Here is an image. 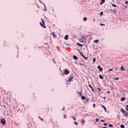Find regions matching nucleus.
Segmentation results:
<instances>
[{
    "label": "nucleus",
    "instance_id": "nucleus-1",
    "mask_svg": "<svg viewBox=\"0 0 128 128\" xmlns=\"http://www.w3.org/2000/svg\"><path fill=\"white\" fill-rule=\"evenodd\" d=\"M42 22H40V24L41 26L44 28H46V26H45V24L44 22V20L42 19H41Z\"/></svg>",
    "mask_w": 128,
    "mask_h": 128
},
{
    "label": "nucleus",
    "instance_id": "nucleus-2",
    "mask_svg": "<svg viewBox=\"0 0 128 128\" xmlns=\"http://www.w3.org/2000/svg\"><path fill=\"white\" fill-rule=\"evenodd\" d=\"M124 114H125L126 117H127L128 115V113L122 108H121L120 110Z\"/></svg>",
    "mask_w": 128,
    "mask_h": 128
},
{
    "label": "nucleus",
    "instance_id": "nucleus-3",
    "mask_svg": "<svg viewBox=\"0 0 128 128\" xmlns=\"http://www.w3.org/2000/svg\"><path fill=\"white\" fill-rule=\"evenodd\" d=\"M0 123L3 125H4L5 124H6L5 120L4 118H2L1 120Z\"/></svg>",
    "mask_w": 128,
    "mask_h": 128
},
{
    "label": "nucleus",
    "instance_id": "nucleus-4",
    "mask_svg": "<svg viewBox=\"0 0 128 128\" xmlns=\"http://www.w3.org/2000/svg\"><path fill=\"white\" fill-rule=\"evenodd\" d=\"M70 76L69 77V79L68 80V82H71L73 81L72 79L74 78V75L73 74H71Z\"/></svg>",
    "mask_w": 128,
    "mask_h": 128
},
{
    "label": "nucleus",
    "instance_id": "nucleus-5",
    "mask_svg": "<svg viewBox=\"0 0 128 128\" xmlns=\"http://www.w3.org/2000/svg\"><path fill=\"white\" fill-rule=\"evenodd\" d=\"M64 74L65 75L68 74H69L70 72L67 70V69H66L64 71Z\"/></svg>",
    "mask_w": 128,
    "mask_h": 128
},
{
    "label": "nucleus",
    "instance_id": "nucleus-6",
    "mask_svg": "<svg viewBox=\"0 0 128 128\" xmlns=\"http://www.w3.org/2000/svg\"><path fill=\"white\" fill-rule=\"evenodd\" d=\"M80 54L85 60H87L88 58V57H85L83 54L82 52H80Z\"/></svg>",
    "mask_w": 128,
    "mask_h": 128
},
{
    "label": "nucleus",
    "instance_id": "nucleus-7",
    "mask_svg": "<svg viewBox=\"0 0 128 128\" xmlns=\"http://www.w3.org/2000/svg\"><path fill=\"white\" fill-rule=\"evenodd\" d=\"M97 68L101 72H102V68H100V66L99 65L97 67Z\"/></svg>",
    "mask_w": 128,
    "mask_h": 128
},
{
    "label": "nucleus",
    "instance_id": "nucleus-8",
    "mask_svg": "<svg viewBox=\"0 0 128 128\" xmlns=\"http://www.w3.org/2000/svg\"><path fill=\"white\" fill-rule=\"evenodd\" d=\"M68 35H66L64 36V39L66 40H68Z\"/></svg>",
    "mask_w": 128,
    "mask_h": 128
},
{
    "label": "nucleus",
    "instance_id": "nucleus-9",
    "mask_svg": "<svg viewBox=\"0 0 128 128\" xmlns=\"http://www.w3.org/2000/svg\"><path fill=\"white\" fill-rule=\"evenodd\" d=\"M89 87L91 88V89H92V91L93 92H94V89H93V88L92 87V86H91V85H90V84H89Z\"/></svg>",
    "mask_w": 128,
    "mask_h": 128
},
{
    "label": "nucleus",
    "instance_id": "nucleus-10",
    "mask_svg": "<svg viewBox=\"0 0 128 128\" xmlns=\"http://www.w3.org/2000/svg\"><path fill=\"white\" fill-rule=\"evenodd\" d=\"M125 97H122L121 98L120 100L122 101L123 102L125 100Z\"/></svg>",
    "mask_w": 128,
    "mask_h": 128
},
{
    "label": "nucleus",
    "instance_id": "nucleus-11",
    "mask_svg": "<svg viewBox=\"0 0 128 128\" xmlns=\"http://www.w3.org/2000/svg\"><path fill=\"white\" fill-rule=\"evenodd\" d=\"M73 58L75 60H77L78 59V58H77L76 56H73Z\"/></svg>",
    "mask_w": 128,
    "mask_h": 128
},
{
    "label": "nucleus",
    "instance_id": "nucleus-12",
    "mask_svg": "<svg viewBox=\"0 0 128 128\" xmlns=\"http://www.w3.org/2000/svg\"><path fill=\"white\" fill-rule=\"evenodd\" d=\"M52 34L53 36L54 37H56V34H55L54 33V32H52Z\"/></svg>",
    "mask_w": 128,
    "mask_h": 128
},
{
    "label": "nucleus",
    "instance_id": "nucleus-13",
    "mask_svg": "<svg viewBox=\"0 0 128 128\" xmlns=\"http://www.w3.org/2000/svg\"><path fill=\"white\" fill-rule=\"evenodd\" d=\"M120 70H122V71L124 70V66H121V68H120Z\"/></svg>",
    "mask_w": 128,
    "mask_h": 128
},
{
    "label": "nucleus",
    "instance_id": "nucleus-14",
    "mask_svg": "<svg viewBox=\"0 0 128 128\" xmlns=\"http://www.w3.org/2000/svg\"><path fill=\"white\" fill-rule=\"evenodd\" d=\"M99 40H94V42L95 43H97L99 42Z\"/></svg>",
    "mask_w": 128,
    "mask_h": 128
},
{
    "label": "nucleus",
    "instance_id": "nucleus-15",
    "mask_svg": "<svg viewBox=\"0 0 128 128\" xmlns=\"http://www.w3.org/2000/svg\"><path fill=\"white\" fill-rule=\"evenodd\" d=\"M77 44L78 45L80 46H83V44H81L79 43H77Z\"/></svg>",
    "mask_w": 128,
    "mask_h": 128
},
{
    "label": "nucleus",
    "instance_id": "nucleus-16",
    "mask_svg": "<svg viewBox=\"0 0 128 128\" xmlns=\"http://www.w3.org/2000/svg\"><path fill=\"white\" fill-rule=\"evenodd\" d=\"M99 76L100 78L102 79L104 78V77L101 75H100Z\"/></svg>",
    "mask_w": 128,
    "mask_h": 128
},
{
    "label": "nucleus",
    "instance_id": "nucleus-17",
    "mask_svg": "<svg viewBox=\"0 0 128 128\" xmlns=\"http://www.w3.org/2000/svg\"><path fill=\"white\" fill-rule=\"evenodd\" d=\"M102 107L104 108V109L105 111L106 112H107V110H106V108H105V106H102Z\"/></svg>",
    "mask_w": 128,
    "mask_h": 128
},
{
    "label": "nucleus",
    "instance_id": "nucleus-18",
    "mask_svg": "<svg viewBox=\"0 0 128 128\" xmlns=\"http://www.w3.org/2000/svg\"><path fill=\"white\" fill-rule=\"evenodd\" d=\"M120 127L121 128H124V126L122 124L120 125Z\"/></svg>",
    "mask_w": 128,
    "mask_h": 128
},
{
    "label": "nucleus",
    "instance_id": "nucleus-19",
    "mask_svg": "<svg viewBox=\"0 0 128 128\" xmlns=\"http://www.w3.org/2000/svg\"><path fill=\"white\" fill-rule=\"evenodd\" d=\"M85 98H86L84 96H82L81 99L82 100H84V99H85Z\"/></svg>",
    "mask_w": 128,
    "mask_h": 128
},
{
    "label": "nucleus",
    "instance_id": "nucleus-20",
    "mask_svg": "<svg viewBox=\"0 0 128 128\" xmlns=\"http://www.w3.org/2000/svg\"><path fill=\"white\" fill-rule=\"evenodd\" d=\"M77 93L79 94L80 95V96H82V92H78Z\"/></svg>",
    "mask_w": 128,
    "mask_h": 128
},
{
    "label": "nucleus",
    "instance_id": "nucleus-21",
    "mask_svg": "<svg viewBox=\"0 0 128 128\" xmlns=\"http://www.w3.org/2000/svg\"><path fill=\"white\" fill-rule=\"evenodd\" d=\"M87 20V18H86V17H84V21H86Z\"/></svg>",
    "mask_w": 128,
    "mask_h": 128
},
{
    "label": "nucleus",
    "instance_id": "nucleus-22",
    "mask_svg": "<svg viewBox=\"0 0 128 128\" xmlns=\"http://www.w3.org/2000/svg\"><path fill=\"white\" fill-rule=\"evenodd\" d=\"M72 118L74 120H76V118L74 116H72Z\"/></svg>",
    "mask_w": 128,
    "mask_h": 128
},
{
    "label": "nucleus",
    "instance_id": "nucleus-23",
    "mask_svg": "<svg viewBox=\"0 0 128 128\" xmlns=\"http://www.w3.org/2000/svg\"><path fill=\"white\" fill-rule=\"evenodd\" d=\"M96 58H94L93 59V62H96Z\"/></svg>",
    "mask_w": 128,
    "mask_h": 128
},
{
    "label": "nucleus",
    "instance_id": "nucleus-24",
    "mask_svg": "<svg viewBox=\"0 0 128 128\" xmlns=\"http://www.w3.org/2000/svg\"><path fill=\"white\" fill-rule=\"evenodd\" d=\"M38 118L41 120L42 121H43L44 120L43 119L41 118L40 116H38Z\"/></svg>",
    "mask_w": 128,
    "mask_h": 128
},
{
    "label": "nucleus",
    "instance_id": "nucleus-25",
    "mask_svg": "<svg viewBox=\"0 0 128 128\" xmlns=\"http://www.w3.org/2000/svg\"><path fill=\"white\" fill-rule=\"evenodd\" d=\"M99 91H100V92L101 91V89L99 88H97Z\"/></svg>",
    "mask_w": 128,
    "mask_h": 128
},
{
    "label": "nucleus",
    "instance_id": "nucleus-26",
    "mask_svg": "<svg viewBox=\"0 0 128 128\" xmlns=\"http://www.w3.org/2000/svg\"><path fill=\"white\" fill-rule=\"evenodd\" d=\"M74 124L76 125H77L78 124V123L77 122H74Z\"/></svg>",
    "mask_w": 128,
    "mask_h": 128
},
{
    "label": "nucleus",
    "instance_id": "nucleus-27",
    "mask_svg": "<svg viewBox=\"0 0 128 128\" xmlns=\"http://www.w3.org/2000/svg\"><path fill=\"white\" fill-rule=\"evenodd\" d=\"M108 126L109 127H112L113 126V125L112 124H109L108 125Z\"/></svg>",
    "mask_w": 128,
    "mask_h": 128
},
{
    "label": "nucleus",
    "instance_id": "nucleus-28",
    "mask_svg": "<svg viewBox=\"0 0 128 128\" xmlns=\"http://www.w3.org/2000/svg\"><path fill=\"white\" fill-rule=\"evenodd\" d=\"M114 79L115 80H118L119 79V77H118V78H114Z\"/></svg>",
    "mask_w": 128,
    "mask_h": 128
},
{
    "label": "nucleus",
    "instance_id": "nucleus-29",
    "mask_svg": "<svg viewBox=\"0 0 128 128\" xmlns=\"http://www.w3.org/2000/svg\"><path fill=\"white\" fill-rule=\"evenodd\" d=\"M112 6H113L114 7H116V4H112Z\"/></svg>",
    "mask_w": 128,
    "mask_h": 128
},
{
    "label": "nucleus",
    "instance_id": "nucleus-30",
    "mask_svg": "<svg viewBox=\"0 0 128 128\" xmlns=\"http://www.w3.org/2000/svg\"><path fill=\"white\" fill-rule=\"evenodd\" d=\"M103 12H102L100 13V16H102L103 15Z\"/></svg>",
    "mask_w": 128,
    "mask_h": 128
},
{
    "label": "nucleus",
    "instance_id": "nucleus-31",
    "mask_svg": "<svg viewBox=\"0 0 128 128\" xmlns=\"http://www.w3.org/2000/svg\"><path fill=\"white\" fill-rule=\"evenodd\" d=\"M100 24L102 26H104L105 25V24H102V23H100Z\"/></svg>",
    "mask_w": 128,
    "mask_h": 128
},
{
    "label": "nucleus",
    "instance_id": "nucleus-32",
    "mask_svg": "<svg viewBox=\"0 0 128 128\" xmlns=\"http://www.w3.org/2000/svg\"><path fill=\"white\" fill-rule=\"evenodd\" d=\"M82 122L83 123V124L85 123V122L83 119H82Z\"/></svg>",
    "mask_w": 128,
    "mask_h": 128
},
{
    "label": "nucleus",
    "instance_id": "nucleus-33",
    "mask_svg": "<svg viewBox=\"0 0 128 128\" xmlns=\"http://www.w3.org/2000/svg\"><path fill=\"white\" fill-rule=\"evenodd\" d=\"M93 106L94 108H95L96 106V104H93Z\"/></svg>",
    "mask_w": 128,
    "mask_h": 128
},
{
    "label": "nucleus",
    "instance_id": "nucleus-34",
    "mask_svg": "<svg viewBox=\"0 0 128 128\" xmlns=\"http://www.w3.org/2000/svg\"><path fill=\"white\" fill-rule=\"evenodd\" d=\"M108 124L106 123H105L104 124V126H106Z\"/></svg>",
    "mask_w": 128,
    "mask_h": 128
},
{
    "label": "nucleus",
    "instance_id": "nucleus-35",
    "mask_svg": "<svg viewBox=\"0 0 128 128\" xmlns=\"http://www.w3.org/2000/svg\"><path fill=\"white\" fill-rule=\"evenodd\" d=\"M52 60H53V62H54V63L55 64H56V62H55V60H54V59H53Z\"/></svg>",
    "mask_w": 128,
    "mask_h": 128
},
{
    "label": "nucleus",
    "instance_id": "nucleus-36",
    "mask_svg": "<svg viewBox=\"0 0 128 128\" xmlns=\"http://www.w3.org/2000/svg\"><path fill=\"white\" fill-rule=\"evenodd\" d=\"M101 1H102V2H105V0H101Z\"/></svg>",
    "mask_w": 128,
    "mask_h": 128
},
{
    "label": "nucleus",
    "instance_id": "nucleus-37",
    "mask_svg": "<svg viewBox=\"0 0 128 128\" xmlns=\"http://www.w3.org/2000/svg\"><path fill=\"white\" fill-rule=\"evenodd\" d=\"M99 120L98 118H97L96 119V122H98Z\"/></svg>",
    "mask_w": 128,
    "mask_h": 128
},
{
    "label": "nucleus",
    "instance_id": "nucleus-38",
    "mask_svg": "<svg viewBox=\"0 0 128 128\" xmlns=\"http://www.w3.org/2000/svg\"><path fill=\"white\" fill-rule=\"evenodd\" d=\"M66 115H64V118H66Z\"/></svg>",
    "mask_w": 128,
    "mask_h": 128
},
{
    "label": "nucleus",
    "instance_id": "nucleus-39",
    "mask_svg": "<svg viewBox=\"0 0 128 128\" xmlns=\"http://www.w3.org/2000/svg\"><path fill=\"white\" fill-rule=\"evenodd\" d=\"M79 64L80 65H82V66H84L83 64H82V63H80Z\"/></svg>",
    "mask_w": 128,
    "mask_h": 128
},
{
    "label": "nucleus",
    "instance_id": "nucleus-40",
    "mask_svg": "<svg viewBox=\"0 0 128 128\" xmlns=\"http://www.w3.org/2000/svg\"><path fill=\"white\" fill-rule=\"evenodd\" d=\"M109 71H110L112 70V69H110L109 70Z\"/></svg>",
    "mask_w": 128,
    "mask_h": 128
},
{
    "label": "nucleus",
    "instance_id": "nucleus-41",
    "mask_svg": "<svg viewBox=\"0 0 128 128\" xmlns=\"http://www.w3.org/2000/svg\"><path fill=\"white\" fill-rule=\"evenodd\" d=\"M125 3L126 4H127L128 3V2L126 1L125 2Z\"/></svg>",
    "mask_w": 128,
    "mask_h": 128
},
{
    "label": "nucleus",
    "instance_id": "nucleus-42",
    "mask_svg": "<svg viewBox=\"0 0 128 128\" xmlns=\"http://www.w3.org/2000/svg\"><path fill=\"white\" fill-rule=\"evenodd\" d=\"M105 122L104 120H102L101 122Z\"/></svg>",
    "mask_w": 128,
    "mask_h": 128
},
{
    "label": "nucleus",
    "instance_id": "nucleus-43",
    "mask_svg": "<svg viewBox=\"0 0 128 128\" xmlns=\"http://www.w3.org/2000/svg\"><path fill=\"white\" fill-rule=\"evenodd\" d=\"M103 2H100V4H103Z\"/></svg>",
    "mask_w": 128,
    "mask_h": 128
},
{
    "label": "nucleus",
    "instance_id": "nucleus-44",
    "mask_svg": "<svg viewBox=\"0 0 128 128\" xmlns=\"http://www.w3.org/2000/svg\"><path fill=\"white\" fill-rule=\"evenodd\" d=\"M64 110V107L62 109V110Z\"/></svg>",
    "mask_w": 128,
    "mask_h": 128
},
{
    "label": "nucleus",
    "instance_id": "nucleus-45",
    "mask_svg": "<svg viewBox=\"0 0 128 128\" xmlns=\"http://www.w3.org/2000/svg\"><path fill=\"white\" fill-rule=\"evenodd\" d=\"M107 93H108V94H109V93L110 92V91H107Z\"/></svg>",
    "mask_w": 128,
    "mask_h": 128
},
{
    "label": "nucleus",
    "instance_id": "nucleus-46",
    "mask_svg": "<svg viewBox=\"0 0 128 128\" xmlns=\"http://www.w3.org/2000/svg\"><path fill=\"white\" fill-rule=\"evenodd\" d=\"M123 6L125 7V8H127L126 6H124V5Z\"/></svg>",
    "mask_w": 128,
    "mask_h": 128
},
{
    "label": "nucleus",
    "instance_id": "nucleus-47",
    "mask_svg": "<svg viewBox=\"0 0 128 128\" xmlns=\"http://www.w3.org/2000/svg\"><path fill=\"white\" fill-rule=\"evenodd\" d=\"M88 101H89L88 100V98H87L86 99V102H88Z\"/></svg>",
    "mask_w": 128,
    "mask_h": 128
},
{
    "label": "nucleus",
    "instance_id": "nucleus-48",
    "mask_svg": "<svg viewBox=\"0 0 128 128\" xmlns=\"http://www.w3.org/2000/svg\"><path fill=\"white\" fill-rule=\"evenodd\" d=\"M102 128H107L106 127H103Z\"/></svg>",
    "mask_w": 128,
    "mask_h": 128
},
{
    "label": "nucleus",
    "instance_id": "nucleus-49",
    "mask_svg": "<svg viewBox=\"0 0 128 128\" xmlns=\"http://www.w3.org/2000/svg\"><path fill=\"white\" fill-rule=\"evenodd\" d=\"M103 98L105 100V99L106 98V97H105V96H104V98Z\"/></svg>",
    "mask_w": 128,
    "mask_h": 128
},
{
    "label": "nucleus",
    "instance_id": "nucleus-50",
    "mask_svg": "<svg viewBox=\"0 0 128 128\" xmlns=\"http://www.w3.org/2000/svg\"><path fill=\"white\" fill-rule=\"evenodd\" d=\"M126 110L127 111H128V107L127 108H126Z\"/></svg>",
    "mask_w": 128,
    "mask_h": 128
},
{
    "label": "nucleus",
    "instance_id": "nucleus-51",
    "mask_svg": "<svg viewBox=\"0 0 128 128\" xmlns=\"http://www.w3.org/2000/svg\"><path fill=\"white\" fill-rule=\"evenodd\" d=\"M128 105H127L126 106V108H128Z\"/></svg>",
    "mask_w": 128,
    "mask_h": 128
},
{
    "label": "nucleus",
    "instance_id": "nucleus-52",
    "mask_svg": "<svg viewBox=\"0 0 128 128\" xmlns=\"http://www.w3.org/2000/svg\"><path fill=\"white\" fill-rule=\"evenodd\" d=\"M115 69H116V70H117L118 68H115Z\"/></svg>",
    "mask_w": 128,
    "mask_h": 128
},
{
    "label": "nucleus",
    "instance_id": "nucleus-53",
    "mask_svg": "<svg viewBox=\"0 0 128 128\" xmlns=\"http://www.w3.org/2000/svg\"><path fill=\"white\" fill-rule=\"evenodd\" d=\"M93 20L94 21H95V19H94V20Z\"/></svg>",
    "mask_w": 128,
    "mask_h": 128
}]
</instances>
